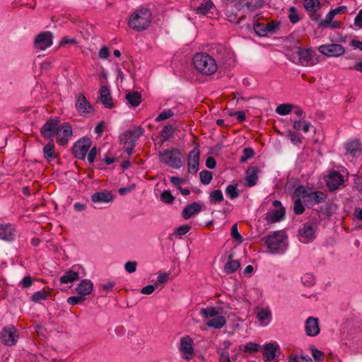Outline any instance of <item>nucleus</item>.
Returning a JSON list of instances; mask_svg holds the SVG:
<instances>
[{
    "label": "nucleus",
    "instance_id": "obj_1",
    "mask_svg": "<svg viewBox=\"0 0 362 362\" xmlns=\"http://www.w3.org/2000/svg\"><path fill=\"white\" fill-rule=\"evenodd\" d=\"M192 62L197 71L205 76L213 75L218 69L216 60L204 52L195 54L192 58Z\"/></svg>",
    "mask_w": 362,
    "mask_h": 362
},
{
    "label": "nucleus",
    "instance_id": "obj_2",
    "mask_svg": "<svg viewBox=\"0 0 362 362\" xmlns=\"http://www.w3.org/2000/svg\"><path fill=\"white\" fill-rule=\"evenodd\" d=\"M199 314L205 319L209 320L206 322L208 327L218 329L224 327L226 323V319L222 315L221 308L211 306L202 308Z\"/></svg>",
    "mask_w": 362,
    "mask_h": 362
},
{
    "label": "nucleus",
    "instance_id": "obj_3",
    "mask_svg": "<svg viewBox=\"0 0 362 362\" xmlns=\"http://www.w3.org/2000/svg\"><path fill=\"white\" fill-rule=\"evenodd\" d=\"M151 22V12L141 8L133 12L129 20V26L136 31L145 30Z\"/></svg>",
    "mask_w": 362,
    "mask_h": 362
},
{
    "label": "nucleus",
    "instance_id": "obj_4",
    "mask_svg": "<svg viewBox=\"0 0 362 362\" xmlns=\"http://www.w3.org/2000/svg\"><path fill=\"white\" fill-rule=\"evenodd\" d=\"M287 237L284 233L276 231L264 238V243L272 254H284L287 249Z\"/></svg>",
    "mask_w": 362,
    "mask_h": 362
},
{
    "label": "nucleus",
    "instance_id": "obj_5",
    "mask_svg": "<svg viewBox=\"0 0 362 362\" xmlns=\"http://www.w3.org/2000/svg\"><path fill=\"white\" fill-rule=\"evenodd\" d=\"M158 157L161 163L173 168L179 169L183 165V157L177 148H173L160 151Z\"/></svg>",
    "mask_w": 362,
    "mask_h": 362
},
{
    "label": "nucleus",
    "instance_id": "obj_6",
    "mask_svg": "<svg viewBox=\"0 0 362 362\" xmlns=\"http://www.w3.org/2000/svg\"><path fill=\"white\" fill-rule=\"evenodd\" d=\"M296 197H301L303 201L310 205L322 203L327 199V194L320 191L310 192L304 186L300 185L294 190Z\"/></svg>",
    "mask_w": 362,
    "mask_h": 362
},
{
    "label": "nucleus",
    "instance_id": "obj_7",
    "mask_svg": "<svg viewBox=\"0 0 362 362\" xmlns=\"http://www.w3.org/2000/svg\"><path fill=\"white\" fill-rule=\"evenodd\" d=\"M211 52V54L216 57V60L218 63L230 66L231 62H235V59L233 58L230 49L223 45L216 44L213 45Z\"/></svg>",
    "mask_w": 362,
    "mask_h": 362
},
{
    "label": "nucleus",
    "instance_id": "obj_8",
    "mask_svg": "<svg viewBox=\"0 0 362 362\" xmlns=\"http://www.w3.org/2000/svg\"><path fill=\"white\" fill-rule=\"evenodd\" d=\"M317 225L315 222L308 221L298 229V236L300 242L307 244L313 242L316 238Z\"/></svg>",
    "mask_w": 362,
    "mask_h": 362
},
{
    "label": "nucleus",
    "instance_id": "obj_9",
    "mask_svg": "<svg viewBox=\"0 0 362 362\" xmlns=\"http://www.w3.org/2000/svg\"><path fill=\"white\" fill-rule=\"evenodd\" d=\"M54 136H56V141L59 146H66L72 136L71 124L68 122L59 124Z\"/></svg>",
    "mask_w": 362,
    "mask_h": 362
},
{
    "label": "nucleus",
    "instance_id": "obj_10",
    "mask_svg": "<svg viewBox=\"0 0 362 362\" xmlns=\"http://www.w3.org/2000/svg\"><path fill=\"white\" fill-rule=\"evenodd\" d=\"M75 107L78 114L84 117H90L94 114V108L82 94L76 96Z\"/></svg>",
    "mask_w": 362,
    "mask_h": 362
},
{
    "label": "nucleus",
    "instance_id": "obj_11",
    "mask_svg": "<svg viewBox=\"0 0 362 362\" xmlns=\"http://www.w3.org/2000/svg\"><path fill=\"white\" fill-rule=\"evenodd\" d=\"M193 345L194 341L189 336L186 335L180 339L179 351L184 359L189 361L192 358L194 354Z\"/></svg>",
    "mask_w": 362,
    "mask_h": 362
},
{
    "label": "nucleus",
    "instance_id": "obj_12",
    "mask_svg": "<svg viewBox=\"0 0 362 362\" xmlns=\"http://www.w3.org/2000/svg\"><path fill=\"white\" fill-rule=\"evenodd\" d=\"M18 339V333L13 325L5 327L1 333V340L6 346H13L16 344Z\"/></svg>",
    "mask_w": 362,
    "mask_h": 362
},
{
    "label": "nucleus",
    "instance_id": "obj_13",
    "mask_svg": "<svg viewBox=\"0 0 362 362\" xmlns=\"http://www.w3.org/2000/svg\"><path fill=\"white\" fill-rule=\"evenodd\" d=\"M60 121L58 118L47 120L40 129L42 136L47 139H52L55 135Z\"/></svg>",
    "mask_w": 362,
    "mask_h": 362
},
{
    "label": "nucleus",
    "instance_id": "obj_14",
    "mask_svg": "<svg viewBox=\"0 0 362 362\" xmlns=\"http://www.w3.org/2000/svg\"><path fill=\"white\" fill-rule=\"evenodd\" d=\"M91 141L89 139H79L73 146V153L78 159L83 160L90 147Z\"/></svg>",
    "mask_w": 362,
    "mask_h": 362
},
{
    "label": "nucleus",
    "instance_id": "obj_15",
    "mask_svg": "<svg viewBox=\"0 0 362 362\" xmlns=\"http://www.w3.org/2000/svg\"><path fill=\"white\" fill-rule=\"evenodd\" d=\"M298 55L303 66H312L317 62L315 52L310 49H300Z\"/></svg>",
    "mask_w": 362,
    "mask_h": 362
},
{
    "label": "nucleus",
    "instance_id": "obj_16",
    "mask_svg": "<svg viewBox=\"0 0 362 362\" xmlns=\"http://www.w3.org/2000/svg\"><path fill=\"white\" fill-rule=\"evenodd\" d=\"M319 51L322 54L328 57H339L344 53L345 49L342 45L332 43L320 46Z\"/></svg>",
    "mask_w": 362,
    "mask_h": 362
},
{
    "label": "nucleus",
    "instance_id": "obj_17",
    "mask_svg": "<svg viewBox=\"0 0 362 362\" xmlns=\"http://www.w3.org/2000/svg\"><path fill=\"white\" fill-rule=\"evenodd\" d=\"M200 151L197 147L191 150L188 154V172L196 174L199 170Z\"/></svg>",
    "mask_w": 362,
    "mask_h": 362
},
{
    "label": "nucleus",
    "instance_id": "obj_18",
    "mask_svg": "<svg viewBox=\"0 0 362 362\" xmlns=\"http://www.w3.org/2000/svg\"><path fill=\"white\" fill-rule=\"evenodd\" d=\"M53 35L50 32H42L37 35L34 42L35 48L44 50L52 45Z\"/></svg>",
    "mask_w": 362,
    "mask_h": 362
},
{
    "label": "nucleus",
    "instance_id": "obj_19",
    "mask_svg": "<svg viewBox=\"0 0 362 362\" xmlns=\"http://www.w3.org/2000/svg\"><path fill=\"white\" fill-rule=\"evenodd\" d=\"M263 4V0H238L235 4V8L239 11H254L260 8Z\"/></svg>",
    "mask_w": 362,
    "mask_h": 362
},
{
    "label": "nucleus",
    "instance_id": "obj_20",
    "mask_svg": "<svg viewBox=\"0 0 362 362\" xmlns=\"http://www.w3.org/2000/svg\"><path fill=\"white\" fill-rule=\"evenodd\" d=\"M255 313L257 318L262 327L268 325L272 321V314L269 307H257Z\"/></svg>",
    "mask_w": 362,
    "mask_h": 362
},
{
    "label": "nucleus",
    "instance_id": "obj_21",
    "mask_svg": "<svg viewBox=\"0 0 362 362\" xmlns=\"http://www.w3.org/2000/svg\"><path fill=\"white\" fill-rule=\"evenodd\" d=\"M319 320L314 317H309L305 322V332L309 337H315L320 333Z\"/></svg>",
    "mask_w": 362,
    "mask_h": 362
},
{
    "label": "nucleus",
    "instance_id": "obj_22",
    "mask_svg": "<svg viewBox=\"0 0 362 362\" xmlns=\"http://www.w3.org/2000/svg\"><path fill=\"white\" fill-rule=\"evenodd\" d=\"M327 187L330 191L336 190L344 182L343 176L337 171L332 172L327 180Z\"/></svg>",
    "mask_w": 362,
    "mask_h": 362
},
{
    "label": "nucleus",
    "instance_id": "obj_23",
    "mask_svg": "<svg viewBox=\"0 0 362 362\" xmlns=\"http://www.w3.org/2000/svg\"><path fill=\"white\" fill-rule=\"evenodd\" d=\"M144 129L141 126L135 127L133 130L127 131L121 136V141L126 144L129 140L135 141L144 134Z\"/></svg>",
    "mask_w": 362,
    "mask_h": 362
},
{
    "label": "nucleus",
    "instance_id": "obj_24",
    "mask_svg": "<svg viewBox=\"0 0 362 362\" xmlns=\"http://www.w3.org/2000/svg\"><path fill=\"white\" fill-rule=\"evenodd\" d=\"M15 228L11 223L0 224V239L11 241L15 238Z\"/></svg>",
    "mask_w": 362,
    "mask_h": 362
},
{
    "label": "nucleus",
    "instance_id": "obj_25",
    "mask_svg": "<svg viewBox=\"0 0 362 362\" xmlns=\"http://www.w3.org/2000/svg\"><path fill=\"white\" fill-rule=\"evenodd\" d=\"M278 345L269 343L264 345L263 356L266 362H278L276 359V351Z\"/></svg>",
    "mask_w": 362,
    "mask_h": 362
},
{
    "label": "nucleus",
    "instance_id": "obj_26",
    "mask_svg": "<svg viewBox=\"0 0 362 362\" xmlns=\"http://www.w3.org/2000/svg\"><path fill=\"white\" fill-rule=\"evenodd\" d=\"M259 170L257 167H250L246 171L245 185L249 187L255 186L258 181Z\"/></svg>",
    "mask_w": 362,
    "mask_h": 362
},
{
    "label": "nucleus",
    "instance_id": "obj_27",
    "mask_svg": "<svg viewBox=\"0 0 362 362\" xmlns=\"http://www.w3.org/2000/svg\"><path fill=\"white\" fill-rule=\"evenodd\" d=\"M91 200L95 204L109 203L113 200V195L107 191L98 192L92 194Z\"/></svg>",
    "mask_w": 362,
    "mask_h": 362
},
{
    "label": "nucleus",
    "instance_id": "obj_28",
    "mask_svg": "<svg viewBox=\"0 0 362 362\" xmlns=\"http://www.w3.org/2000/svg\"><path fill=\"white\" fill-rule=\"evenodd\" d=\"M202 211V205L199 203L194 202L191 204L187 205L182 210V216L185 219L187 220L190 218L194 215L198 214Z\"/></svg>",
    "mask_w": 362,
    "mask_h": 362
},
{
    "label": "nucleus",
    "instance_id": "obj_29",
    "mask_svg": "<svg viewBox=\"0 0 362 362\" xmlns=\"http://www.w3.org/2000/svg\"><path fill=\"white\" fill-rule=\"evenodd\" d=\"M76 266H74L71 269L66 271L59 278V281L62 284H66L69 283H73L74 281L79 279V274L75 271Z\"/></svg>",
    "mask_w": 362,
    "mask_h": 362
},
{
    "label": "nucleus",
    "instance_id": "obj_30",
    "mask_svg": "<svg viewBox=\"0 0 362 362\" xmlns=\"http://www.w3.org/2000/svg\"><path fill=\"white\" fill-rule=\"evenodd\" d=\"M93 288V284L89 279H83L77 286L76 291L81 296L90 294Z\"/></svg>",
    "mask_w": 362,
    "mask_h": 362
},
{
    "label": "nucleus",
    "instance_id": "obj_31",
    "mask_svg": "<svg viewBox=\"0 0 362 362\" xmlns=\"http://www.w3.org/2000/svg\"><path fill=\"white\" fill-rule=\"evenodd\" d=\"M345 148L346 152L352 156H357L361 151V144L357 139L348 141L345 145Z\"/></svg>",
    "mask_w": 362,
    "mask_h": 362
},
{
    "label": "nucleus",
    "instance_id": "obj_32",
    "mask_svg": "<svg viewBox=\"0 0 362 362\" xmlns=\"http://www.w3.org/2000/svg\"><path fill=\"white\" fill-rule=\"evenodd\" d=\"M43 155L44 158L48 161H52L56 157L55 147L52 141H49L43 147Z\"/></svg>",
    "mask_w": 362,
    "mask_h": 362
},
{
    "label": "nucleus",
    "instance_id": "obj_33",
    "mask_svg": "<svg viewBox=\"0 0 362 362\" xmlns=\"http://www.w3.org/2000/svg\"><path fill=\"white\" fill-rule=\"evenodd\" d=\"M127 104L132 107H137L141 103L140 92H128L125 96Z\"/></svg>",
    "mask_w": 362,
    "mask_h": 362
},
{
    "label": "nucleus",
    "instance_id": "obj_34",
    "mask_svg": "<svg viewBox=\"0 0 362 362\" xmlns=\"http://www.w3.org/2000/svg\"><path fill=\"white\" fill-rule=\"evenodd\" d=\"M285 216V209L284 207H280L279 209H276L272 212H269L267 215V219L268 221H271L273 223L280 221Z\"/></svg>",
    "mask_w": 362,
    "mask_h": 362
},
{
    "label": "nucleus",
    "instance_id": "obj_35",
    "mask_svg": "<svg viewBox=\"0 0 362 362\" xmlns=\"http://www.w3.org/2000/svg\"><path fill=\"white\" fill-rule=\"evenodd\" d=\"M100 101L103 105L109 109L115 107L112 98L110 95V92H100Z\"/></svg>",
    "mask_w": 362,
    "mask_h": 362
},
{
    "label": "nucleus",
    "instance_id": "obj_36",
    "mask_svg": "<svg viewBox=\"0 0 362 362\" xmlns=\"http://www.w3.org/2000/svg\"><path fill=\"white\" fill-rule=\"evenodd\" d=\"M259 349V345L254 342H249L245 344H241L238 347L239 351L245 353L252 354L257 351Z\"/></svg>",
    "mask_w": 362,
    "mask_h": 362
},
{
    "label": "nucleus",
    "instance_id": "obj_37",
    "mask_svg": "<svg viewBox=\"0 0 362 362\" xmlns=\"http://www.w3.org/2000/svg\"><path fill=\"white\" fill-rule=\"evenodd\" d=\"M311 127V123L305 120H296L293 123L294 129L302 130L305 133L308 132Z\"/></svg>",
    "mask_w": 362,
    "mask_h": 362
},
{
    "label": "nucleus",
    "instance_id": "obj_38",
    "mask_svg": "<svg viewBox=\"0 0 362 362\" xmlns=\"http://www.w3.org/2000/svg\"><path fill=\"white\" fill-rule=\"evenodd\" d=\"M304 6L309 13L311 11H317V10L321 8V4L319 0H305Z\"/></svg>",
    "mask_w": 362,
    "mask_h": 362
},
{
    "label": "nucleus",
    "instance_id": "obj_39",
    "mask_svg": "<svg viewBox=\"0 0 362 362\" xmlns=\"http://www.w3.org/2000/svg\"><path fill=\"white\" fill-rule=\"evenodd\" d=\"M294 205H293V212L296 215L302 214L305 211V207L302 203V197H296L294 194Z\"/></svg>",
    "mask_w": 362,
    "mask_h": 362
},
{
    "label": "nucleus",
    "instance_id": "obj_40",
    "mask_svg": "<svg viewBox=\"0 0 362 362\" xmlns=\"http://www.w3.org/2000/svg\"><path fill=\"white\" fill-rule=\"evenodd\" d=\"M240 264L238 260H229L224 266V272L226 274H231L238 270Z\"/></svg>",
    "mask_w": 362,
    "mask_h": 362
},
{
    "label": "nucleus",
    "instance_id": "obj_41",
    "mask_svg": "<svg viewBox=\"0 0 362 362\" xmlns=\"http://www.w3.org/2000/svg\"><path fill=\"white\" fill-rule=\"evenodd\" d=\"M174 134V128L172 125L168 124L164 127V128L160 132V137L162 138L163 141H166L169 140Z\"/></svg>",
    "mask_w": 362,
    "mask_h": 362
},
{
    "label": "nucleus",
    "instance_id": "obj_42",
    "mask_svg": "<svg viewBox=\"0 0 362 362\" xmlns=\"http://www.w3.org/2000/svg\"><path fill=\"white\" fill-rule=\"evenodd\" d=\"M49 293L44 291H38L35 293H34L31 296V300L35 303H38L41 300H46L49 296Z\"/></svg>",
    "mask_w": 362,
    "mask_h": 362
},
{
    "label": "nucleus",
    "instance_id": "obj_43",
    "mask_svg": "<svg viewBox=\"0 0 362 362\" xmlns=\"http://www.w3.org/2000/svg\"><path fill=\"white\" fill-rule=\"evenodd\" d=\"M226 194L231 199L237 198L240 194V192L238 189L237 185H229L228 186H227V187L226 188Z\"/></svg>",
    "mask_w": 362,
    "mask_h": 362
},
{
    "label": "nucleus",
    "instance_id": "obj_44",
    "mask_svg": "<svg viewBox=\"0 0 362 362\" xmlns=\"http://www.w3.org/2000/svg\"><path fill=\"white\" fill-rule=\"evenodd\" d=\"M209 200L211 203L216 204L223 201V196L221 190L215 189L209 195Z\"/></svg>",
    "mask_w": 362,
    "mask_h": 362
},
{
    "label": "nucleus",
    "instance_id": "obj_45",
    "mask_svg": "<svg viewBox=\"0 0 362 362\" xmlns=\"http://www.w3.org/2000/svg\"><path fill=\"white\" fill-rule=\"evenodd\" d=\"M288 362H313V361L308 356L291 354L288 357Z\"/></svg>",
    "mask_w": 362,
    "mask_h": 362
},
{
    "label": "nucleus",
    "instance_id": "obj_46",
    "mask_svg": "<svg viewBox=\"0 0 362 362\" xmlns=\"http://www.w3.org/2000/svg\"><path fill=\"white\" fill-rule=\"evenodd\" d=\"M293 108V105L291 104H281L276 108V112L280 115H286L291 112Z\"/></svg>",
    "mask_w": 362,
    "mask_h": 362
},
{
    "label": "nucleus",
    "instance_id": "obj_47",
    "mask_svg": "<svg viewBox=\"0 0 362 362\" xmlns=\"http://www.w3.org/2000/svg\"><path fill=\"white\" fill-rule=\"evenodd\" d=\"M279 22L276 21H272L270 22L264 23L265 27L264 28H265V31L267 32V35L268 34L274 33L279 28Z\"/></svg>",
    "mask_w": 362,
    "mask_h": 362
},
{
    "label": "nucleus",
    "instance_id": "obj_48",
    "mask_svg": "<svg viewBox=\"0 0 362 362\" xmlns=\"http://www.w3.org/2000/svg\"><path fill=\"white\" fill-rule=\"evenodd\" d=\"M199 177L201 182L203 185H207L211 182L213 178V174L210 171L202 170L199 173Z\"/></svg>",
    "mask_w": 362,
    "mask_h": 362
},
{
    "label": "nucleus",
    "instance_id": "obj_49",
    "mask_svg": "<svg viewBox=\"0 0 362 362\" xmlns=\"http://www.w3.org/2000/svg\"><path fill=\"white\" fill-rule=\"evenodd\" d=\"M213 6V3L211 1H207L204 2V4H202L197 8V13L202 14V15H206L209 13V11L211 10V8Z\"/></svg>",
    "mask_w": 362,
    "mask_h": 362
},
{
    "label": "nucleus",
    "instance_id": "obj_50",
    "mask_svg": "<svg viewBox=\"0 0 362 362\" xmlns=\"http://www.w3.org/2000/svg\"><path fill=\"white\" fill-rule=\"evenodd\" d=\"M288 19L293 24L298 23L300 20L298 10L296 7H290L288 10Z\"/></svg>",
    "mask_w": 362,
    "mask_h": 362
},
{
    "label": "nucleus",
    "instance_id": "obj_51",
    "mask_svg": "<svg viewBox=\"0 0 362 362\" xmlns=\"http://www.w3.org/2000/svg\"><path fill=\"white\" fill-rule=\"evenodd\" d=\"M160 199L167 204H172L174 202L175 197L169 190H164L160 195Z\"/></svg>",
    "mask_w": 362,
    "mask_h": 362
},
{
    "label": "nucleus",
    "instance_id": "obj_52",
    "mask_svg": "<svg viewBox=\"0 0 362 362\" xmlns=\"http://www.w3.org/2000/svg\"><path fill=\"white\" fill-rule=\"evenodd\" d=\"M335 16L334 15L332 10L327 14L326 18L324 21H320L318 23V27L322 28H329V25H330V23L332 21L334 17Z\"/></svg>",
    "mask_w": 362,
    "mask_h": 362
},
{
    "label": "nucleus",
    "instance_id": "obj_53",
    "mask_svg": "<svg viewBox=\"0 0 362 362\" xmlns=\"http://www.w3.org/2000/svg\"><path fill=\"white\" fill-rule=\"evenodd\" d=\"M264 23L256 22L253 25V29L255 33L261 37L267 36V32L265 31Z\"/></svg>",
    "mask_w": 362,
    "mask_h": 362
},
{
    "label": "nucleus",
    "instance_id": "obj_54",
    "mask_svg": "<svg viewBox=\"0 0 362 362\" xmlns=\"http://www.w3.org/2000/svg\"><path fill=\"white\" fill-rule=\"evenodd\" d=\"M174 115V112L172 110L168 109L162 112L158 115V116L155 119V121L157 122H161L163 120L168 119Z\"/></svg>",
    "mask_w": 362,
    "mask_h": 362
},
{
    "label": "nucleus",
    "instance_id": "obj_55",
    "mask_svg": "<svg viewBox=\"0 0 362 362\" xmlns=\"http://www.w3.org/2000/svg\"><path fill=\"white\" fill-rule=\"evenodd\" d=\"M302 282L303 284L308 287H310L313 286L315 283V278L313 274H304L302 278Z\"/></svg>",
    "mask_w": 362,
    "mask_h": 362
},
{
    "label": "nucleus",
    "instance_id": "obj_56",
    "mask_svg": "<svg viewBox=\"0 0 362 362\" xmlns=\"http://www.w3.org/2000/svg\"><path fill=\"white\" fill-rule=\"evenodd\" d=\"M84 300H85V298L81 295L80 296H70L67 298V303L69 305H77L78 303L83 302Z\"/></svg>",
    "mask_w": 362,
    "mask_h": 362
},
{
    "label": "nucleus",
    "instance_id": "obj_57",
    "mask_svg": "<svg viewBox=\"0 0 362 362\" xmlns=\"http://www.w3.org/2000/svg\"><path fill=\"white\" fill-rule=\"evenodd\" d=\"M255 154L254 150L252 148H245L243 150V156L240 158L241 162H245L251 158Z\"/></svg>",
    "mask_w": 362,
    "mask_h": 362
},
{
    "label": "nucleus",
    "instance_id": "obj_58",
    "mask_svg": "<svg viewBox=\"0 0 362 362\" xmlns=\"http://www.w3.org/2000/svg\"><path fill=\"white\" fill-rule=\"evenodd\" d=\"M231 236L239 243L243 242V237L238 232L237 224L233 225L231 228Z\"/></svg>",
    "mask_w": 362,
    "mask_h": 362
},
{
    "label": "nucleus",
    "instance_id": "obj_59",
    "mask_svg": "<svg viewBox=\"0 0 362 362\" xmlns=\"http://www.w3.org/2000/svg\"><path fill=\"white\" fill-rule=\"evenodd\" d=\"M137 267V262L135 261H129L125 263L124 269L127 272L132 274L136 272Z\"/></svg>",
    "mask_w": 362,
    "mask_h": 362
},
{
    "label": "nucleus",
    "instance_id": "obj_60",
    "mask_svg": "<svg viewBox=\"0 0 362 362\" xmlns=\"http://www.w3.org/2000/svg\"><path fill=\"white\" fill-rule=\"evenodd\" d=\"M190 229L191 227L189 225H182L175 229V234L183 235L187 233Z\"/></svg>",
    "mask_w": 362,
    "mask_h": 362
},
{
    "label": "nucleus",
    "instance_id": "obj_61",
    "mask_svg": "<svg viewBox=\"0 0 362 362\" xmlns=\"http://www.w3.org/2000/svg\"><path fill=\"white\" fill-rule=\"evenodd\" d=\"M230 116H235L237 120L239 122H242L245 120V113L243 111L230 112L228 113Z\"/></svg>",
    "mask_w": 362,
    "mask_h": 362
},
{
    "label": "nucleus",
    "instance_id": "obj_62",
    "mask_svg": "<svg viewBox=\"0 0 362 362\" xmlns=\"http://www.w3.org/2000/svg\"><path fill=\"white\" fill-rule=\"evenodd\" d=\"M110 56L109 49L104 46L98 52V57L101 59H107Z\"/></svg>",
    "mask_w": 362,
    "mask_h": 362
},
{
    "label": "nucleus",
    "instance_id": "obj_63",
    "mask_svg": "<svg viewBox=\"0 0 362 362\" xmlns=\"http://www.w3.org/2000/svg\"><path fill=\"white\" fill-rule=\"evenodd\" d=\"M290 139L294 145H299L302 142L300 135L296 132L290 133Z\"/></svg>",
    "mask_w": 362,
    "mask_h": 362
},
{
    "label": "nucleus",
    "instance_id": "obj_64",
    "mask_svg": "<svg viewBox=\"0 0 362 362\" xmlns=\"http://www.w3.org/2000/svg\"><path fill=\"white\" fill-rule=\"evenodd\" d=\"M354 26L362 28V8L358 11L354 19Z\"/></svg>",
    "mask_w": 362,
    "mask_h": 362
}]
</instances>
